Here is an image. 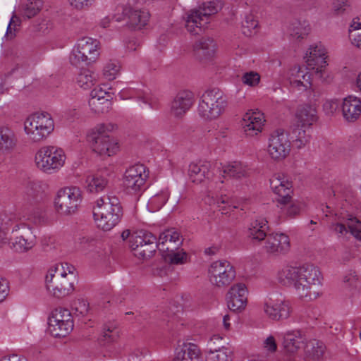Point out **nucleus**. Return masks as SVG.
I'll return each instance as SVG.
<instances>
[{
  "instance_id": "nucleus-7",
  "label": "nucleus",
  "mask_w": 361,
  "mask_h": 361,
  "mask_svg": "<svg viewBox=\"0 0 361 361\" xmlns=\"http://www.w3.org/2000/svg\"><path fill=\"white\" fill-rule=\"evenodd\" d=\"M66 159L62 149L55 146H44L37 152L35 162L37 169L50 174L59 171L63 166Z\"/></svg>"
},
{
  "instance_id": "nucleus-63",
  "label": "nucleus",
  "mask_w": 361,
  "mask_h": 361,
  "mask_svg": "<svg viewBox=\"0 0 361 361\" xmlns=\"http://www.w3.org/2000/svg\"><path fill=\"white\" fill-rule=\"evenodd\" d=\"M290 82L293 87H297L299 90H307L308 87H310L305 80H302L297 78L290 77Z\"/></svg>"
},
{
  "instance_id": "nucleus-61",
  "label": "nucleus",
  "mask_w": 361,
  "mask_h": 361,
  "mask_svg": "<svg viewBox=\"0 0 361 361\" xmlns=\"http://www.w3.org/2000/svg\"><path fill=\"white\" fill-rule=\"evenodd\" d=\"M107 95L111 94L100 87L95 88L91 91L90 99H98L99 100H102V99H106Z\"/></svg>"
},
{
  "instance_id": "nucleus-19",
  "label": "nucleus",
  "mask_w": 361,
  "mask_h": 361,
  "mask_svg": "<svg viewBox=\"0 0 361 361\" xmlns=\"http://www.w3.org/2000/svg\"><path fill=\"white\" fill-rule=\"evenodd\" d=\"M247 301V289L245 284L233 285L227 293L228 308L233 312H240L245 309Z\"/></svg>"
},
{
  "instance_id": "nucleus-10",
  "label": "nucleus",
  "mask_w": 361,
  "mask_h": 361,
  "mask_svg": "<svg viewBox=\"0 0 361 361\" xmlns=\"http://www.w3.org/2000/svg\"><path fill=\"white\" fill-rule=\"evenodd\" d=\"M82 200V191L78 187H66L59 190L55 199L56 210L64 215L74 214Z\"/></svg>"
},
{
  "instance_id": "nucleus-8",
  "label": "nucleus",
  "mask_w": 361,
  "mask_h": 361,
  "mask_svg": "<svg viewBox=\"0 0 361 361\" xmlns=\"http://www.w3.org/2000/svg\"><path fill=\"white\" fill-rule=\"evenodd\" d=\"M219 1L214 0L203 4L198 9L190 10L186 15L185 27L188 32L198 35L209 23V17L218 12Z\"/></svg>"
},
{
  "instance_id": "nucleus-45",
  "label": "nucleus",
  "mask_w": 361,
  "mask_h": 361,
  "mask_svg": "<svg viewBox=\"0 0 361 361\" xmlns=\"http://www.w3.org/2000/svg\"><path fill=\"white\" fill-rule=\"evenodd\" d=\"M97 81L95 75L90 70L85 69L80 71L76 78L78 85L84 90H88L95 85Z\"/></svg>"
},
{
  "instance_id": "nucleus-31",
  "label": "nucleus",
  "mask_w": 361,
  "mask_h": 361,
  "mask_svg": "<svg viewBox=\"0 0 361 361\" xmlns=\"http://www.w3.org/2000/svg\"><path fill=\"white\" fill-rule=\"evenodd\" d=\"M333 226L334 230L341 235H345L348 233V227L350 233L357 239L361 240V222L356 218H348L346 224L336 223Z\"/></svg>"
},
{
  "instance_id": "nucleus-6",
  "label": "nucleus",
  "mask_w": 361,
  "mask_h": 361,
  "mask_svg": "<svg viewBox=\"0 0 361 361\" xmlns=\"http://www.w3.org/2000/svg\"><path fill=\"white\" fill-rule=\"evenodd\" d=\"M54 129V121L51 115L47 112L32 114L24 122L25 134L32 142L44 140Z\"/></svg>"
},
{
  "instance_id": "nucleus-2",
  "label": "nucleus",
  "mask_w": 361,
  "mask_h": 361,
  "mask_svg": "<svg viewBox=\"0 0 361 361\" xmlns=\"http://www.w3.org/2000/svg\"><path fill=\"white\" fill-rule=\"evenodd\" d=\"M268 221L263 218L255 220L248 229V236L259 242L264 240V248L268 253L279 255L290 250V240L284 233L267 234Z\"/></svg>"
},
{
  "instance_id": "nucleus-26",
  "label": "nucleus",
  "mask_w": 361,
  "mask_h": 361,
  "mask_svg": "<svg viewBox=\"0 0 361 361\" xmlns=\"http://www.w3.org/2000/svg\"><path fill=\"white\" fill-rule=\"evenodd\" d=\"M262 113L259 111H249L243 118L242 126L244 132L248 136H254L260 133L264 122Z\"/></svg>"
},
{
  "instance_id": "nucleus-34",
  "label": "nucleus",
  "mask_w": 361,
  "mask_h": 361,
  "mask_svg": "<svg viewBox=\"0 0 361 361\" xmlns=\"http://www.w3.org/2000/svg\"><path fill=\"white\" fill-rule=\"evenodd\" d=\"M224 175L235 179H241L250 176V169L242 162L234 161L222 167Z\"/></svg>"
},
{
  "instance_id": "nucleus-43",
  "label": "nucleus",
  "mask_w": 361,
  "mask_h": 361,
  "mask_svg": "<svg viewBox=\"0 0 361 361\" xmlns=\"http://www.w3.org/2000/svg\"><path fill=\"white\" fill-rule=\"evenodd\" d=\"M310 30V24L307 20H295L290 25V35L297 39L307 35Z\"/></svg>"
},
{
  "instance_id": "nucleus-29",
  "label": "nucleus",
  "mask_w": 361,
  "mask_h": 361,
  "mask_svg": "<svg viewBox=\"0 0 361 361\" xmlns=\"http://www.w3.org/2000/svg\"><path fill=\"white\" fill-rule=\"evenodd\" d=\"M341 109L344 119L354 122L361 114V101L356 97L349 96L343 99Z\"/></svg>"
},
{
  "instance_id": "nucleus-49",
  "label": "nucleus",
  "mask_w": 361,
  "mask_h": 361,
  "mask_svg": "<svg viewBox=\"0 0 361 361\" xmlns=\"http://www.w3.org/2000/svg\"><path fill=\"white\" fill-rule=\"evenodd\" d=\"M214 204H216L219 210L224 214H228L232 209L236 208L235 206L233 205L231 199L227 195L223 194V192H221L220 197L215 200Z\"/></svg>"
},
{
  "instance_id": "nucleus-11",
  "label": "nucleus",
  "mask_w": 361,
  "mask_h": 361,
  "mask_svg": "<svg viewBox=\"0 0 361 361\" xmlns=\"http://www.w3.org/2000/svg\"><path fill=\"white\" fill-rule=\"evenodd\" d=\"M129 247L135 257L147 259L153 256L156 250H159L157 237L147 231H139L130 238Z\"/></svg>"
},
{
  "instance_id": "nucleus-42",
  "label": "nucleus",
  "mask_w": 361,
  "mask_h": 361,
  "mask_svg": "<svg viewBox=\"0 0 361 361\" xmlns=\"http://www.w3.org/2000/svg\"><path fill=\"white\" fill-rule=\"evenodd\" d=\"M111 95H107L106 99H102V100H99L98 99H90L89 106L91 110L95 114L107 113L111 108Z\"/></svg>"
},
{
  "instance_id": "nucleus-52",
  "label": "nucleus",
  "mask_w": 361,
  "mask_h": 361,
  "mask_svg": "<svg viewBox=\"0 0 361 361\" xmlns=\"http://www.w3.org/2000/svg\"><path fill=\"white\" fill-rule=\"evenodd\" d=\"M120 70V66L116 61L108 62L103 69V75L108 80H113Z\"/></svg>"
},
{
  "instance_id": "nucleus-47",
  "label": "nucleus",
  "mask_w": 361,
  "mask_h": 361,
  "mask_svg": "<svg viewBox=\"0 0 361 361\" xmlns=\"http://www.w3.org/2000/svg\"><path fill=\"white\" fill-rule=\"evenodd\" d=\"M73 321L72 316L69 310L62 308H56L52 311L49 317L48 324L58 325L61 321Z\"/></svg>"
},
{
  "instance_id": "nucleus-28",
  "label": "nucleus",
  "mask_w": 361,
  "mask_h": 361,
  "mask_svg": "<svg viewBox=\"0 0 361 361\" xmlns=\"http://www.w3.org/2000/svg\"><path fill=\"white\" fill-rule=\"evenodd\" d=\"M123 14L128 18L127 24L132 29H141L149 20V15L147 12L135 9L129 5L123 8Z\"/></svg>"
},
{
  "instance_id": "nucleus-24",
  "label": "nucleus",
  "mask_w": 361,
  "mask_h": 361,
  "mask_svg": "<svg viewBox=\"0 0 361 361\" xmlns=\"http://www.w3.org/2000/svg\"><path fill=\"white\" fill-rule=\"evenodd\" d=\"M305 58L307 68L315 71L316 75L320 77L323 68L326 65L324 47L322 45L310 47Z\"/></svg>"
},
{
  "instance_id": "nucleus-18",
  "label": "nucleus",
  "mask_w": 361,
  "mask_h": 361,
  "mask_svg": "<svg viewBox=\"0 0 361 361\" xmlns=\"http://www.w3.org/2000/svg\"><path fill=\"white\" fill-rule=\"evenodd\" d=\"M270 186L274 192L278 195L276 202L279 204H286L292 199V183L283 174H274L270 179Z\"/></svg>"
},
{
  "instance_id": "nucleus-60",
  "label": "nucleus",
  "mask_w": 361,
  "mask_h": 361,
  "mask_svg": "<svg viewBox=\"0 0 361 361\" xmlns=\"http://www.w3.org/2000/svg\"><path fill=\"white\" fill-rule=\"evenodd\" d=\"M8 294V283L6 279L0 276V302L4 300Z\"/></svg>"
},
{
  "instance_id": "nucleus-14",
  "label": "nucleus",
  "mask_w": 361,
  "mask_h": 361,
  "mask_svg": "<svg viewBox=\"0 0 361 361\" xmlns=\"http://www.w3.org/2000/svg\"><path fill=\"white\" fill-rule=\"evenodd\" d=\"M107 128L105 125L101 124L96 127L89 139L92 142L93 151L100 155L111 156L116 153L118 143L106 133Z\"/></svg>"
},
{
  "instance_id": "nucleus-23",
  "label": "nucleus",
  "mask_w": 361,
  "mask_h": 361,
  "mask_svg": "<svg viewBox=\"0 0 361 361\" xmlns=\"http://www.w3.org/2000/svg\"><path fill=\"white\" fill-rule=\"evenodd\" d=\"M194 94L189 90L179 92L171 102V114L177 118L182 117L193 105Z\"/></svg>"
},
{
  "instance_id": "nucleus-25",
  "label": "nucleus",
  "mask_w": 361,
  "mask_h": 361,
  "mask_svg": "<svg viewBox=\"0 0 361 361\" xmlns=\"http://www.w3.org/2000/svg\"><path fill=\"white\" fill-rule=\"evenodd\" d=\"M161 255L178 250L182 244L180 233L175 229H169L161 233L157 242Z\"/></svg>"
},
{
  "instance_id": "nucleus-21",
  "label": "nucleus",
  "mask_w": 361,
  "mask_h": 361,
  "mask_svg": "<svg viewBox=\"0 0 361 361\" xmlns=\"http://www.w3.org/2000/svg\"><path fill=\"white\" fill-rule=\"evenodd\" d=\"M48 185L42 180H35L27 182L24 201L30 205L42 202L47 196Z\"/></svg>"
},
{
  "instance_id": "nucleus-37",
  "label": "nucleus",
  "mask_w": 361,
  "mask_h": 361,
  "mask_svg": "<svg viewBox=\"0 0 361 361\" xmlns=\"http://www.w3.org/2000/svg\"><path fill=\"white\" fill-rule=\"evenodd\" d=\"M309 128L298 124L294 126L292 130L293 142L298 149L305 147L310 142L311 135L308 130Z\"/></svg>"
},
{
  "instance_id": "nucleus-32",
  "label": "nucleus",
  "mask_w": 361,
  "mask_h": 361,
  "mask_svg": "<svg viewBox=\"0 0 361 361\" xmlns=\"http://www.w3.org/2000/svg\"><path fill=\"white\" fill-rule=\"evenodd\" d=\"M109 180L106 176L101 173H97L86 177L85 188L91 193H97L103 191L108 185Z\"/></svg>"
},
{
  "instance_id": "nucleus-12",
  "label": "nucleus",
  "mask_w": 361,
  "mask_h": 361,
  "mask_svg": "<svg viewBox=\"0 0 361 361\" xmlns=\"http://www.w3.org/2000/svg\"><path fill=\"white\" fill-rule=\"evenodd\" d=\"M10 240L12 249L20 253L30 250L37 243L32 228L26 224H16L13 227Z\"/></svg>"
},
{
  "instance_id": "nucleus-57",
  "label": "nucleus",
  "mask_w": 361,
  "mask_h": 361,
  "mask_svg": "<svg viewBox=\"0 0 361 361\" xmlns=\"http://www.w3.org/2000/svg\"><path fill=\"white\" fill-rule=\"evenodd\" d=\"M339 105L337 99L327 100L323 105L324 111L327 115H333L338 109Z\"/></svg>"
},
{
  "instance_id": "nucleus-36",
  "label": "nucleus",
  "mask_w": 361,
  "mask_h": 361,
  "mask_svg": "<svg viewBox=\"0 0 361 361\" xmlns=\"http://www.w3.org/2000/svg\"><path fill=\"white\" fill-rule=\"evenodd\" d=\"M16 144L13 131L7 127H0V152H8Z\"/></svg>"
},
{
  "instance_id": "nucleus-48",
  "label": "nucleus",
  "mask_w": 361,
  "mask_h": 361,
  "mask_svg": "<svg viewBox=\"0 0 361 361\" xmlns=\"http://www.w3.org/2000/svg\"><path fill=\"white\" fill-rule=\"evenodd\" d=\"M164 260L172 264H182L187 260V254L183 250H176L162 255Z\"/></svg>"
},
{
  "instance_id": "nucleus-33",
  "label": "nucleus",
  "mask_w": 361,
  "mask_h": 361,
  "mask_svg": "<svg viewBox=\"0 0 361 361\" xmlns=\"http://www.w3.org/2000/svg\"><path fill=\"white\" fill-rule=\"evenodd\" d=\"M120 336L118 326L115 322H109L102 326L99 342L102 345H106L116 341Z\"/></svg>"
},
{
  "instance_id": "nucleus-39",
  "label": "nucleus",
  "mask_w": 361,
  "mask_h": 361,
  "mask_svg": "<svg viewBox=\"0 0 361 361\" xmlns=\"http://www.w3.org/2000/svg\"><path fill=\"white\" fill-rule=\"evenodd\" d=\"M324 349V343L315 339L307 341L305 345V355L313 360L319 359L323 355Z\"/></svg>"
},
{
  "instance_id": "nucleus-1",
  "label": "nucleus",
  "mask_w": 361,
  "mask_h": 361,
  "mask_svg": "<svg viewBox=\"0 0 361 361\" xmlns=\"http://www.w3.org/2000/svg\"><path fill=\"white\" fill-rule=\"evenodd\" d=\"M277 279L283 286H293L300 298L314 300L322 293V274L313 264L285 267L278 272Z\"/></svg>"
},
{
  "instance_id": "nucleus-20",
  "label": "nucleus",
  "mask_w": 361,
  "mask_h": 361,
  "mask_svg": "<svg viewBox=\"0 0 361 361\" xmlns=\"http://www.w3.org/2000/svg\"><path fill=\"white\" fill-rule=\"evenodd\" d=\"M216 50V44L210 37H202L193 45V55L196 60L206 63L212 60Z\"/></svg>"
},
{
  "instance_id": "nucleus-53",
  "label": "nucleus",
  "mask_w": 361,
  "mask_h": 361,
  "mask_svg": "<svg viewBox=\"0 0 361 361\" xmlns=\"http://www.w3.org/2000/svg\"><path fill=\"white\" fill-rule=\"evenodd\" d=\"M72 310L74 314L85 316L89 312V303L85 299H77L72 304Z\"/></svg>"
},
{
  "instance_id": "nucleus-62",
  "label": "nucleus",
  "mask_w": 361,
  "mask_h": 361,
  "mask_svg": "<svg viewBox=\"0 0 361 361\" xmlns=\"http://www.w3.org/2000/svg\"><path fill=\"white\" fill-rule=\"evenodd\" d=\"M347 0H335L333 3V8L337 14H341L345 11Z\"/></svg>"
},
{
  "instance_id": "nucleus-58",
  "label": "nucleus",
  "mask_w": 361,
  "mask_h": 361,
  "mask_svg": "<svg viewBox=\"0 0 361 361\" xmlns=\"http://www.w3.org/2000/svg\"><path fill=\"white\" fill-rule=\"evenodd\" d=\"M263 346L269 353H274L277 350V344L273 336H269L264 340Z\"/></svg>"
},
{
  "instance_id": "nucleus-17",
  "label": "nucleus",
  "mask_w": 361,
  "mask_h": 361,
  "mask_svg": "<svg viewBox=\"0 0 361 361\" xmlns=\"http://www.w3.org/2000/svg\"><path fill=\"white\" fill-rule=\"evenodd\" d=\"M147 177L145 166L143 164H135L126 171L123 184L127 189L137 192L145 186Z\"/></svg>"
},
{
  "instance_id": "nucleus-51",
  "label": "nucleus",
  "mask_w": 361,
  "mask_h": 361,
  "mask_svg": "<svg viewBox=\"0 0 361 361\" xmlns=\"http://www.w3.org/2000/svg\"><path fill=\"white\" fill-rule=\"evenodd\" d=\"M20 20L16 16H13L8 25L5 37L7 40L13 39L19 30Z\"/></svg>"
},
{
  "instance_id": "nucleus-44",
  "label": "nucleus",
  "mask_w": 361,
  "mask_h": 361,
  "mask_svg": "<svg viewBox=\"0 0 361 361\" xmlns=\"http://www.w3.org/2000/svg\"><path fill=\"white\" fill-rule=\"evenodd\" d=\"M43 6V0H27L23 5L21 14L24 18H31L36 16Z\"/></svg>"
},
{
  "instance_id": "nucleus-15",
  "label": "nucleus",
  "mask_w": 361,
  "mask_h": 361,
  "mask_svg": "<svg viewBox=\"0 0 361 361\" xmlns=\"http://www.w3.org/2000/svg\"><path fill=\"white\" fill-rule=\"evenodd\" d=\"M290 152V142L288 135L281 130L272 133L269 138L268 153L276 161L284 159Z\"/></svg>"
},
{
  "instance_id": "nucleus-54",
  "label": "nucleus",
  "mask_w": 361,
  "mask_h": 361,
  "mask_svg": "<svg viewBox=\"0 0 361 361\" xmlns=\"http://www.w3.org/2000/svg\"><path fill=\"white\" fill-rule=\"evenodd\" d=\"M259 81L260 75L259 73L255 71L245 73L242 76L243 83L250 87L257 86Z\"/></svg>"
},
{
  "instance_id": "nucleus-4",
  "label": "nucleus",
  "mask_w": 361,
  "mask_h": 361,
  "mask_svg": "<svg viewBox=\"0 0 361 361\" xmlns=\"http://www.w3.org/2000/svg\"><path fill=\"white\" fill-rule=\"evenodd\" d=\"M93 216L97 226L104 231H110L120 221L123 209L116 197H102L93 208Z\"/></svg>"
},
{
  "instance_id": "nucleus-55",
  "label": "nucleus",
  "mask_w": 361,
  "mask_h": 361,
  "mask_svg": "<svg viewBox=\"0 0 361 361\" xmlns=\"http://www.w3.org/2000/svg\"><path fill=\"white\" fill-rule=\"evenodd\" d=\"M290 77L297 78L302 80H305V82H307L309 86L311 85L310 75L307 72L305 73V71L300 68L295 67L294 68L291 69Z\"/></svg>"
},
{
  "instance_id": "nucleus-30",
  "label": "nucleus",
  "mask_w": 361,
  "mask_h": 361,
  "mask_svg": "<svg viewBox=\"0 0 361 361\" xmlns=\"http://www.w3.org/2000/svg\"><path fill=\"white\" fill-rule=\"evenodd\" d=\"M296 124L310 127L318 121L317 110L313 105L300 106L295 113Z\"/></svg>"
},
{
  "instance_id": "nucleus-50",
  "label": "nucleus",
  "mask_w": 361,
  "mask_h": 361,
  "mask_svg": "<svg viewBox=\"0 0 361 361\" xmlns=\"http://www.w3.org/2000/svg\"><path fill=\"white\" fill-rule=\"evenodd\" d=\"M258 22L253 15L249 14L245 16V20L242 23L243 32L247 36H251L255 33L257 27Z\"/></svg>"
},
{
  "instance_id": "nucleus-59",
  "label": "nucleus",
  "mask_w": 361,
  "mask_h": 361,
  "mask_svg": "<svg viewBox=\"0 0 361 361\" xmlns=\"http://www.w3.org/2000/svg\"><path fill=\"white\" fill-rule=\"evenodd\" d=\"M71 6L78 9H82L90 6L94 0H69Z\"/></svg>"
},
{
  "instance_id": "nucleus-13",
  "label": "nucleus",
  "mask_w": 361,
  "mask_h": 361,
  "mask_svg": "<svg viewBox=\"0 0 361 361\" xmlns=\"http://www.w3.org/2000/svg\"><path fill=\"white\" fill-rule=\"evenodd\" d=\"M208 274L210 282L219 288L230 285L236 275L234 267L227 260L212 262L209 267Z\"/></svg>"
},
{
  "instance_id": "nucleus-27",
  "label": "nucleus",
  "mask_w": 361,
  "mask_h": 361,
  "mask_svg": "<svg viewBox=\"0 0 361 361\" xmlns=\"http://www.w3.org/2000/svg\"><path fill=\"white\" fill-rule=\"evenodd\" d=\"M305 338L298 330L287 331L283 335L282 346L287 355H295L304 344Z\"/></svg>"
},
{
  "instance_id": "nucleus-3",
  "label": "nucleus",
  "mask_w": 361,
  "mask_h": 361,
  "mask_svg": "<svg viewBox=\"0 0 361 361\" xmlns=\"http://www.w3.org/2000/svg\"><path fill=\"white\" fill-rule=\"evenodd\" d=\"M76 274L74 267L68 264H57L46 276L47 288L56 298L69 295L74 288Z\"/></svg>"
},
{
  "instance_id": "nucleus-40",
  "label": "nucleus",
  "mask_w": 361,
  "mask_h": 361,
  "mask_svg": "<svg viewBox=\"0 0 361 361\" xmlns=\"http://www.w3.org/2000/svg\"><path fill=\"white\" fill-rule=\"evenodd\" d=\"M48 330L54 337H65L71 333L73 329V321H61L58 325L48 324Z\"/></svg>"
},
{
  "instance_id": "nucleus-38",
  "label": "nucleus",
  "mask_w": 361,
  "mask_h": 361,
  "mask_svg": "<svg viewBox=\"0 0 361 361\" xmlns=\"http://www.w3.org/2000/svg\"><path fill=\"white\" fill-rule=\"evenodd\" d=\"M233 351L226 347L209 350L205 356V361H233Z\"/></svg>"
},
{
  "instance_id": "nucleus-46",
  "label": "nucleus",
  "mask_w": 361,
  "mask_h": 361,
  "mask_svg": "<svg viewBox=\"0 0 361 361\" xmlns=\"http://www.w3.org/2000/svg\"><path fill=\"white\" fill-rule=\"evenodd\" d=\"M97 240L90 235L81 236L77 241V248L82 252L87 254L94 250Z\"/></svg>"
},
{
  "instance_id": "nucleus-5",
  "label": "nucleus",
  "mask_w": 361,
  "mask_h": 361,
  "mask_svg": "<svg viewBox=\"0 0 361 361\" xmlns=\"http://www.w3.org/2000/svg\"><path fill=\"white\" fill-rule=\"evenodd\" d=\"M227 104L226 97L221 91L218 89L207 90L200 97L198 114L207 121L216 119L224 113Z\"/></svg>"
},
{
  "instance_id": "nucleus-35",
  "label": "nucleus",
  "mask_w": 361,
  "mask_h": 361,
  "mask_svg": "<svg viewBox=\"0 0 361 361\" xmlns=\"http://www.w3.org/2000/svg\"><path fill=\"white\" fill-rule=\"evenodd\" d=\"M209 164L207 163H192L189 166L188 176L190 180L196 183H202L206 178H209Z\"/></svg>"
},
{
  "instance_id": "nucleus-56",
  "label": "nucleus",
  "mask_w": 361,
  "mask_h": 361,
  "mask_svg": "<svg viewBox=\"0 0 361 361\" xmlns=\"http://www.w3.org/2000/svg\"><path fill=\"white\" fill-rule=\"evenodd\" d=\"M281 209L286 210V214L290 217H295L300 213V207L298 204L293 203L292 199L290 202L286 204H281Z\"/></svg>"
},
{
  "instance_id": "nucleus-22",
  "label": "nucleus",
  "mask_w": 361,
  "mask_h": 361,
  "mask_svg": "<svg viewBox=\"0 0 361 361\" xmlns=\"http://www.w3.org/2000/svg\"><path fill=\"white\" fill-rule=\"evenodd\" d=\"M172 361H202L201 350L195 343L178 341Z\"/></svg>"
},
{
  "instance_id": "nucleus-41",
  "label": "nucleus",
  "mask_w": 361,
  "mask_h": 361,
  "mask_svg": "<svg viewBox=\"0 0 361 361\" xmlns=\"http://www.w3.org/2000/svg\"><path fill=\"white\" fill-rule=\"evenodd\" d=\"M349 39L354 46L361 49V16L353 19L349 28Z\"/></svg>"
},
{
  "instance_id": "nucleus-64",
  "label": "nucleus",
  "mask_w": 361,
  "mask_h": 361,
  "mask_svg": "<svg viewBox=\"0 0 361 361\" xmlns=\"http://www.w3.org/2000/svg\"><path fill=\"white\" fill-rule=\"evenodd\" d=\"M169 197V195L167 193L162 192L161 194L157 195L154 196L152 200V202H156L157 201H159V206L161 207L163 206L166 202L167 201Z\"/></svg>"
},
{
  "instance_id": "nucleus-16",
  "label": "nucleus",
  "mask_w": 361,
  "mask_h": 361,
  "mask_svg": "<svg viewBox=\"0 0 361 361\" xmlns=\"http://www.w3.org/2000/svg\"><path fill=\"white\" fill-rule=\"evenodd\" d=\"M263 310L266 316L273 321L287 319L292 311L290 302L282 298L267 299Z\"/></svg>"
},
{
  "instance_id": "nucleus-9",
  "label": "nucleus",
  "mask_w": 361,
  "mask_h": 361,
  "mask_svg": "<svg viewBox=\"0 0 361 361\" xmlns=\"http://www.w3.org/2000/svg\"><path fill=\"white\" fill-rule=\"evenodd\" d=\"M98 45L99 42L97 39L87 37L80 38L71 53V63L78 66L82 63L89 64L94 61L99 55Z\"/></svg>"
}]
</instances>
